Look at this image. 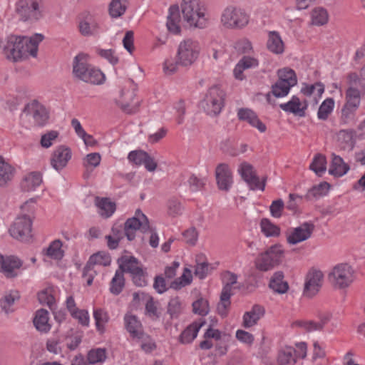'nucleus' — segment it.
Returning <instances> with one entry per match:
<instances>
[{
    "instance_id": "12",
    "label": "nucleus",
    "mask_w": 365,
    "mask_h": 365,
    "mask_svg": "<svg viewBox=\"0 0 365 365\" xmlns=\"http://www.w3.org/2000/svg\"><path fill=\"white\" fill-rule=\"evenodd\" d=\"M32 222L29 217H18L11 225L9 232L11 237L21 241L29 240L31 237Z\"/></svg>"
},
{
    "instance_id": "52",
    "label": "nucleus",
    "mask_w": 365,
    "mask_h": 365,
    "mask_svg": "<svg viewBox=\"0 0 365 365\" xmlns=\"http://www.w3.org/2000/svg\"><path fill=\"white\" fill-rule=\"evenodd\" d=\"M138 341H140L141 349L146 353H150L156 349V344L153 338L148 334L143 332L136 339Z\"/></svg>"
},
{
    "instance_id": "36",
    "label": "nucleus",
    "mask_w": 365,
    "mask_h": 365,
    "mask_svg": "<svg viewBox=\"0 0 365 365\" xmlns=\"http://www.w3.org/2000/svg\"><path fill=\"white\" fill-rule=\"evenodd\" d=\"M42 175L39 172H31L26 175L21 183V187L24 191L34 190L42 182Z\"/></svg>"
},
{
    "instance_id": "49",
    "label": "nucleus",
    "mask_w": 365,
    "mask_h": 365,
    "mask_svg": "<svg viewBox=\"0 0 365 365\" xmlns=\"http://www.w3.org/2000/svg\"><path fill=\"white\" fill-rule=\"evenodd\" d=\"M334 106V101L331 98L325 99L320 105L317 117L319 119L325 120L328 118L329 115L332 112Z\"/></svg>"
},
{
    "instance_id": "4",
    "label": "nucleus",
    "mask_w": 365,
    "mask_h": 365,
    "mask_svg": "<svg viewBox=\"0 0 365 365\" xmlns=\"http://www.w3.org/2000/svg\"><path fill=\"white\" fill-rule=\"evenodd\" d=\"M15 11L22 21L37 22L46 15V0H16Z\"/></svg>"
},
{
    "instance_id": "53",
    "label": "nucleus",
    "mask_w": 365,
    "mask_h": 365,
    "mask_svg": "<svg viewBox=\"0 0 365 365\" xmlns=\"http://www.w3.org/2000/svg\"><path fill=\"white\" fill-rule=\"evenodd\" d=\"M187 183L190 190L192 192H196L204 189L206 184V179L198 178L195 174H192L187 179Z\"/></svg>"
},
{
    "instance_id": "20",
    "label": "nucleus",
    "mask_w": 365,
    "mask_h": 365,
    "mask_svg": "<svg viewBox=\"0 0 365 365\" xmlns=\"http://www.w3.org/2000/svg\"><path fill=\"white\" fill-rule=\"evenodd\" d=\"M237 117L239 120L247 122L261 133H264L267 130L265 124L259 119L256 113L250 108H240L237 111Z\"/></svg>"
},
{
    "instance_id": "3",
    "label": "nucleus",
    "mask_w": 365,
    "mask_h": 365,
    "mask_svg": "<svg viewBox=\"0 0 365 365\" xmlns=\"http://www.w3.org/2000/svg\"><path fill=\"white\" fill-rule=\"evenodd\" d=\"M73 73L78 79L87 83L100 85L105 81V75L88 63L87 55L78 53L73 61Z\"/></svg>"
},
{
    "instance_id": "30",
    "label": "nucleus",
    "mask_w": 365,
    "mask_h": 365,
    "mask_svg": "<svg viewBox=\"0 0 365 365\" xmlns=\"http://www.w3.org/2000/svg\"><path fill=\"white\" fill-rule=\"evenodd\" d=\"M15 168L0 155V187L6 186L14 178Z\"/></svg>"
},
{
    "instance_id": "54",
    "label": "nucleus",
    "mask_w": 365,
    "mask_h": 365,
    "mask_svg": "<svg viewBox=\"0 0 365 365\" xmlns=\"http://www.w3.org/2000/svg\"><path fill=\"white\" fill-rule=\"evenodd\" d=\"M192 311L195 314L200 316H206L210 312L208 301L202 297H200L192 303Z\"/></svg>"
},
{
    "instance_id": "48",
    "label": "nucleus",
    "mask_w": 365,
    "mask_h": 365,
    "mask_svg": "<svg viewBox=\"0 0 365 365\" xmlns=\"http://www.w3.org/2000/svg\"><path fill=\"white\" fill-rule=\"evenodd\" d=\"M93 317L96 322V329L101 334L105 331L104 325L108 322L109 317L106 312L101 309H95Z\"/></svg>"
},
{
    "instance_id": "23",
    "label": "nucleus",
    "mask_w": 365,
    "mask_h": 365,
    "mask_svg": "<svg viewBox=\"0 0 365 365\" xmlns=\"http://www.w3.org/2000/svg\"><path fill=\"white\" fill-rule=\"evenodd\" d=\"M264 308L259 304H255L252 309L243 315L242 327L250 328L257 324L258 321L264 317Z\"/></svg>"
},
{
    "instance_id": "51",
    "label": "nucleus",
    "mask_w": 365,
    "mask_h": 365,
    "mask_svg": "<svg viewBox=\"0 0 365 365\" xmlns=\"http://www.w3.org/2000/svg\"><path fill=\"white\" fill-rule=\"evenodd\" d=\"M312 24L317 26H322L328 21V13L327 10L322 7L316 8L312 11Z\"/></svg>"
},
{
    "instance_id": "55",
    "label": "nucleus",
    "mask_w": 365,
    "mask_h": 365,
    "mask_svg": "<svg viewBox=\"0 0 365 365\" xmlns=\"http://www.w3.org/2000/svg\"><path fill=\"white\" fill-rule=\"evenodd\" d=\"M326 187L327 189H329L330 185L327 182H321L317 185H314L312 187L309 189L306 195H304V200L307 201H310L314 198H318L324 195V193L320 191V187Z\"/></svg>"
},
{
    "instance_id": "60",
    "label": "nucleus",
    "mask_w": 365,
    "mask_h": 365,
    "mask_svg": "<svg viewBox=\"0 0 365 365\" xmlns=\"http://www.w3.org/2000/svg\"><path fill=\"white\" fill-rule=\"evenodd\" d=\"M38 299L41 304H46L51 309H52L53 306L55 304V298L47 289L38 293Z\"/></svg>"
},
{
    "instance_id": "18",
    "label": "nucleus",
    "mask_w": 365,
    "mask_h": 365,
    "mask_svg": "<svg viewBox=\"0 0 365 365\" xmlns=\"http://www.w3.org/2000/svg\"><path fill=\"white\" fill-rule=\"evenodd\" d=\"M323 273L314 270L307 274L304 287V295L312 297L316 295L322 285Z\"/></svg>"
},
{
    "instance_id": "63",
    "label": "nucleus",
    "mask_w": 365,
    "mask_h": 365,
    "mask_svg": "<svg viewBox=\"0 0 365 365\" xmlns=\"http://www.w3.org/2000/svg\"><path fill=\"white\" fill-rule=\"evenodd\" d=\"M284 207V201L278 199L272 201L269 210L272 217L279 218L282 216V210Z\"/></svg>"
},
{
    "instance_id": "33",
    "label": "nucleus",
    "mask_w": 365,
    "mask_h": 365,
    "mask_svg": "<svg viewBox=\"0 0 365 365\" xmlns=\"http://www.w3.org/2000/svg\"><path fill=\"white\" fill-rule=\"evenodd\" d=\"M292 87L289 85H287L285 83L279 81V79L272 86L271 93L276 98H282L286 96ZM267 101L269 104L275 106L274 101L271 98L270 93H268L266 96Z\"/></svg>"
},
{
    "instance_id": "38",
    "label": "nucleus",
    "mask_w": 365,
    "mask_h": 365,
    "mask_svg": "<svg viewBox=\"0 0 365 365\" xmlns=\"http://www.w3.org/2000/svg\"><path fill=\"white\" fill-rule=\"evenodd\" d=\"M128 6V0H111L108 5L109 15L113 19L119 18L125 13Z\"/></svg>"
},
{
    "instance_id": "15",
    "label": "nucleus",
    "mask_w": 365,
    "mask_h": 365,
    "mask_svg": "<svg viewBox=\"0 0 365 365\" xmlns=\"http://www.w3.org/2000/svg\"><path fill=\"white\" fill-rule=\"evenodd\" d=\"M238 171L242 178L247 183L251 190H264V182H260L251 164L247 162L242 163L239 167Z\"/></svg>"
},
{
    "instance_id": "32",
    "label": "nucleus",
    "mask_w": 365,
    "mask_h": 365,
    "mask_svg": "<svg viewBox=\"0 0 365 365\" xmlns=\"http://www.w3.org/2000/svg\"><path fill=\"white\" fill-rule=\"evenodd\" d=\"M79 31L84 36H93L99 31L98 23L91 16H88L79 23Z\"/></svg>"
},
{
    "instance_id": "43",
    "label": "nucleus",
    "mask_w": 365,
    "mask_h": 365,
    "mask_svg": "<svg viewBox=\"0 0 365 365\" xmlns=\"http://www.w3.org/2000/svg\"><path fill=\"white\" fill-rule=\"evenodd\" d=\"M260 228L261 232L267 237H278L280 235V228L267 218L261 220Z\"/></svg>"
},
{
    "instance_id": "14",
    "label": "nucleus",
    "mask_w": 365,
    "mask_h": 365,
    "mask_svg": "<svg viewBox=\"0 0 365 365\" xmlns=\"http://www.w3.org/2000/svg\"><path fill=\"white\" fill-rule=\"evenodd\" d=\"M215 178L219 190L228 192L233 184L232 173L227 163H220L215 168Z\"/></svg>"
},
{
    "instance_id": "50",
    "label": "nucleus",
    "mask_w": 365,
    "mask_h": 365,
    "mask_svg": "<svg viewBox=\"0 0 365 365\" xmlns=\"http://www.w3.org/2000/svg\"><path fill=\"white\" fill-rule=\"evenodd\" d=\"M279 80L289 85L291 87L295 86L297 83V76L294 70L290 68H283L278 71Z\"/></svg>"
},
{
    "instance_id": "26",
    "label": "nucleus",
    "mask_w": 365,
    "mask_h": 365,
    "mask_svg": "<svg viewBox=\"0 0 365 365\" xmlns=\"http://www.w3.org/2000/svg\"><path fill=\"white\" fill-rule=\"evenodd\" d=\"M180 10L177 5H173L169 8V14L167 17L166 26L169 32L173 34H179L181 31L180 26Z\"/></svg>"
},
{
    "instance_id": "21",
    "label": "nucleus",
    "mask_w": 365,
    "mask_h": 365,
    "mask_svg": "<svg viewBox=\"0 0 365 365\" xmlns=\"http://www.w3.org/2000/svg\"><path fill=\"white\" fill-rule=\"evenodd\" d=\"M117 263L118 264V269L121 271L123 274L124 272H126L132 276L142 268L139 260L133 256L123 255L118 259Z\"/></svg>"
},
{
    "instance_id": "58",
    "label": "nucleus",
    "mask_w": 365,
    "mask_h": 365,
    "mask_svg": "<svg viewBox=\"0 0 365 365\" xmlns=\"http://www.w3.org/2000/svg\"><path fill=\"white\" fill-rule=\"evenodd\" d=\"M181 312V303L178 297L170 299L168 305V313L172 319L178 318Z\"/></svg>"
},
{
    "instance_id": "9",
    "label": "nucleus",
    "mask_w": 365,
    "mask_h": 365,
    "mask_svg": "<svg viewBox=\"0 0 365 365\" xmlns=\"http://www.w3.org/2000/svg\"><path fill=\"white\" fill-rule=\"evenodd\" d=\"M249 21L250 16L243 9L233 6L226 7L221 15V23L227 29H243Z\"/></svg>"
},
{
    "instance_id": "44",
    "label": "nucleus",
    "mask_w": 365,
    "mask_h": 365,
    "mask_svg": "<svg viewBox=\"0 0 365 365\" xmlns=\"http://www.w3.org/2000/svg\"><path fill=\"white\" fill-rule=\"evenodd\" d=\"M88 263L93 265L109 266L111 262V257L109 253L101 251L93 254L88 259Z\"/></svg>"
},
{
    "instance_id": "31",
    "label": "nucleus",
    "mask_w": 365,
    "mask_h": 365,
    "mask_svg": "<svg viewBox=\"0 0 365 365\" xmlns=\"http://www.w3.org/2000/svg\"><path fill=\"white\" fill-rule=\"evenodd\" d=\"M33 322L36 329L41 332L47 333L51 328L48 323V312L44 309L36 312Z\"/></svg>"
},
{
    "instance_id": "39",
    "label": "nucleus",
    "mask_w": 365,
    "mask_h": 365,
    "mask_svg": "<svg viewBox=\"0 0 365 365\" xmlns=\"http://www.w3.org/2000/svg\"><path fill=\"white\" fill-rule=\"evenodd\" d=\"M96 205L100 210V215L106 217L111 216L115 210V204L106 197L99 198L97 197Z\"/></svg>"
},
{
    "instance_id": "34",
    "label": "nucleus",
    "mask_w": 365,
    "mask_h": 365,
    "mask_svg": "<svg viewBox=\"0 0 365 365\" xmlns=\"http://www.w3.org/2000/svg\"><path fill=\"white\" fill-rule=\"evenodd\" d=\"M330 319L329 314H325L320 317L319 322L314 321H297L295 324L304 328L307 331H321L323 329L325 324L328 323Z\"/></svg>"
},
{
    "instance_id": "64",
    "label": "nucleus",
    "mask_w": 365,
    "mask_h": 365,
    "mask_svg": "<svg viewBox=\"0 0 365 365\" xmlns=\"http://www.w3.org/2000/svg\"><path fill=\"white\" fill-rule=\"evenodd\" d=\"M210 264L207 262L197 263L195 269V275L200 279H205L210 270Z\"/></svg>"
},
{
    "instance_id": "35",
    "label": "nucleus",
    "mask_w": 365,
    "mask_h": 365,
    "mask_svg": "<svg viewBox=\"0 0 365 365\" xmlns=\"http://www.w3.org/2000/svg\"><path fill=\"white\" fill-rule=\"evenodd\" d=\"M231 288L223 287L220 294V301L217 304V313L222 317H225L228 313V309L230 307V297L232 296Z\"/></svg>"
},
{
    "instance_id": "42",
    "label": "nucleus",
    "mask_w": 365,
    "mask_h": 365,
    "mask_svg": "<svg viewBox=\"0 0 365 365\" xmlns=\"http://www.w3.org/2000/svg\"><path fill=\"white\" fill-rule=\"evenodd\" d=\"M135 88H133L132 91H125L123 89L121 91V97L123 98V102L120 104V108L122 110L128 114L135 113L138 107V103H136L135 106H130V103L126 101L125 96H128L129 99L132 100L135 96Z\"/></svg>"
},
{
    "instance_id": "61",
    "label": "nucleus",
    "mask_w": 365,
    "mask_h": 365,
    "mask_svg": "<svg viewBox=\"0 0 365 365\" xmlns=\"http://www.w3.org/2000/svg\"><path fill=\"white\" fill-rule=\"evenodd\" d=\"M147 272L143 269H140V271L135 272L131 277L133 283L138 287H145L148 284L147 281Z\"/></svg>"
},
{
    "instance_id": "6",
    "label": "nucleus",
    "mask_w": 365,
    "mask_h": 365,
    "mask_svg": "<svg viewBox=\"0 0 365 365\" xmlns=\"http://www.w3.org/2000/svg\"><path fill=\"white\" fill-rule=\"evenodd\" d=\"M205 10L200 0H182L181 4L183 19L190 26L200 29L205 27Z\"/></svg>"
},
{
    "instance_id": "41",
    "label": "nucleus",
    "mask_w": 365,
    "mask_h": 365,
    "mask_svg": "<svg viewBox=\"0 0 365 365\" xmlns=\"http://www.w3.org/2000/svg\"><path fill=\"white\" fill-rule=\"evenodd\" d=\"M20 299V294L17 290H11L0 299V307L6 313L12 312L11 307Z\"/></svg>"
},
{
    "instance_id": "59",
    "label": "nucleus",
    "mask_w": 365,
    "mask_h": 365,
    "mask_svg": "<svg viewBox=\"0 0 365 365\" xmlns=\"http://www.w3.org/2000/svg\"><path fill=\"white\" fill-rule=\"evenodd\" d=\"M168 210L170 215L175 217L182 214L183 207L177 198L173 197L168 202Z\"/></svg>"
},
{
    "instance_id": "62",
    "label": "nucleus",
    "mask_w": 365,
    "mask_h": 365,
    "mask_svg": "<svg viewBox=\"0 0 365 365\" xmlns=\"http://www.w3.org/2000/svg\"><path fill=\"white\" fill-rule=\"evenodd\" d=\"M93 268L94 267L93 265L86 262L83 269L82 277L86 279L88 286L92 284L93 279L96 275V272Z\"/></svg>"
},
{
    "instance_id": "27",
    "label": "nucleus",
    "mask_w": 365,
    "mask_h": 365,
    "mask_svg": "<svg viewBox=\"0 0 365 365\" xmlns=\"http://www.w3.org/2000/svg\"><path fill=\"white\" fill-rule=\"evenodd\" d=\"M283 272L277 271L273 274L269 282V287L274 292L279 294L286 293L289 289L288 282L284 280Z\"/></svg>"
},
{
    "instance_id": "22",
    "label": "nucleus",
    "mask_w": 365,
    "mask_h": 365,
    "mask_svg": "<svg viewBox=\"0 0 365 365\" xmlns=\"http://www.w3.org/2000/svg\"><path fill=\"white\" fill-rule=\"evenodd\" d=\"M205 319H200L188 325L180 334L179 342L181 344H190L197 337L200 329L205 324Z\"/></svg>"
},
{
    "instance_id": "56",
    "label": "nucleus",
    "mask_w": 365,
    "mask_h": 365,
    "mask_svg": "<svg viewBox=\"0 0 365 365\" xmlns=\"http://www.w3.org/2000/svg\"><path fill=\"white\" fill-rule=\"evenodd\" d=\"M145 314L153 320H157L160 317V312H158L156 305L155 304L153 297L148 296L145 303Z\"/></svg>"
},
{
    "instance_id": "11",
    "label": "nucleus",
    "mask_w": 365,
    "mask_h": 365,
    "mask_svg": "<svg viewBox=\"0 0 365 365\" xmlns=\"http://www.w3.org/2000/svg\"><path fill=\"white\" fill-rule=\"evenodd\" d=\"M354 269L346 263L336 264L329 272L328 278L331 284L338 289H344L354 280Z\"/></svg>"
},
{
    "instance_id": "5",
    "label": "nucleus",
    "mask_w": 365,
    "mask_h": 365,
    "mask_svg": "<svg viewBox=\"0 0 365 365\" xmlns=\"http://www.w3.org/2000/svg\"><path fill=\"white\" fill-rule=\"evenodd\" d=\"M135 215L138 217H133L125 221L123 231L120 226L113 225L111 228V236L120 241L125 236L129 241H132L135 239L138 230L140 229L143 232H148L150 225L147 217L140 210L136 211Z\"/></svg>"
},
{
    "instance_id": "37",
    "label": "nucleus",
    "mask_w": 365,
    "mask_h": 365,
    "mask_svg": "<svg viewBox=\"0 0 365 365\" xmlns=\"http://www.w3.org/2000/svg\"><path fill=\"white\" fill-rule=\"evenodd\" d=\"M297 351L289 346L279 351L277 361L280 365H294L297 362Z\"/></svg>"
},
{
    "instance_id": "7",
    "label": "nucleus",
    "mask_w": 365,
    "mask_h": 365,
    "mask_svg": "<svg viewBox=\"0 0 365 365\" xmlns=\"http://www.w3.org/2000/svg\"><path fill=\"white\" fill-rule=\"evenodd\" d=\"M361 103V92L352 88H348L345 93V103L341 108L340 123L348 125L354 123L356 113Z\"/></svg>"
},
{
    "instance_id": "8",
    "label": "nucleus",
    "mask_w": 365,
    "mask_h": 365,
    "mask_svg": "<svg viewBox=\"0 0 365 365\" xmlns=\"http://www.w3.org/2000/svg\"><path fill=\"white\" fill-rule=\"evenodd\" d=\"M224 100L223 91L219 86H213L207 90L200 106L207 115L217 116L224 107Z\"/></svg>"
},
{
    "instance_id": "45",
    "label": "nucleus",
    "mask_w": 365,
    "mask_h": 365,
    "mask_svg": "<svg viewBox=\"0 0 365 365\" xmlns=\"http://www.w3.org/2000/svg\"><path fill=\"white\" fill-rule=\"evenodd\" d=\"M61 247L62 242L60 240H53L45 250L46 255L53 259H61L64 255Z\"/></svg>"
},
{
    "instance_id": "46",
    "label": "nucleus",
    "mask_w": 365,
    "mask_h": 365,
    "mask_svg": "<svg viewBox=\"0 0 365 365\" xmlns=\"http://www.w3.org/2000/svg\"><path fill=\"white\" fill-rule=\"evenodd\" d=\"M107 358L105 348L92 349L87 354V360L90 364L103 363Z\"/></svg>"
},
{
    "instance_id": "1",
    "label": "nucleus",
    "mask_w": 365,
    "mask_h": 365,
    "mask_svg": "<svg viewBox=\"0 0 365 365\" xmlns=\"http://www.w3.org/2000/svg\"><path fill=\"white\" fill-rule=\"evenodd\" d=\"M41 34H35L31 37L11 34L6 38L3 52L6 58L13 62H18L29 56L36 57L38 46L43 40Z\"/></svg>"
},
{
    "instance_id": "24",
    "label": "nucleus",
    "mask_w": 365,
    "mask_h": 365,
    "mask_svg": "<svg viewBox=\"0 0 365 365\" xmlns=\"http://www.w3.org/2000/svg\"><path fill=\"white\" fill-rule=\"evenodd\" d=\"M124 322L126 330L133 339H136L144 332L143 325L135 315L125 314Z\"/></svg>"
},
{
    "instance_id": "13",
    "label": "nucleus",
    "mask_w": 365,
    "mask_h": 365,
    "mask_svg": "<svg viewBox=\"0 0 365 365\" xmlns=\"http://www.w3.org/2000/svg\"><path fill=\"white\" fill-rule=\"evenodd\" d=\"M24 113L32 117L35 125L37 126L45 125L49 118V114L46 107L37 101H33L28 103L24 107Z\"/></svg>"
},
{
    "instance_id": "47",
    "label": "nucleus",
    "mask_w": 365,
    "mask_h": 365,
    "mask_svg": "<svg viewBox=\"0 0 365 365\" xmlns=\"http://www.w3.org/2000/svg\"><path fill=\"white\" fill-rule=\"evenodd\" d=\"M327 160L324 155L317 154L314 156L309 168L313 170L318 176L322 175L326 171Z\"/></svg>"
},
{
    "instance_id": "16",
    "label": "nucleus",
    "mask_w": 365,
    "mask_h": 365,
    "mask_svg": "<svg viewBox=\"0 0 365 365\" xmlns=\"http://www.w3.org/2000/svg\"><path fill=\"white\" fill-rule=\"evenodd\" d=\"M72 156L71 150L66 146L60 145L56 148L50 158L51 167L58 172L66 167Z\"/></svg>"
},
{
    "instance_id": "25",
    "label": "nucleus",
    "mask_w": 365,
    "mask_h": 365,
    "mask_svg": "<svg viewBox=\"0 0 365 365\" xmlns=\"http://www.w3.org/2000/svg\"><path fill=\"white\" fill-rule=\"evenodd\" d=\"M331 163L329 169V173L334 177H342L348 173L349 165L344 163L342 158L334 153L331 154Z\"/></svg>"
},
{
    "instance_id": "19",
    "label": "nucleus",
    "mask_w": 365,
    "mask_h": 365,
    "mask_svg": "<svg viewBox=\"0 0 365 365\" xmlns=\"http://www.w3.org/2000/svg\"><path fill=\"white\" fill-rule=\"evenodd\" d=\"M22 264V261L17 257L13 255L6 256L1 262L0 271L7 278H14L19 275V269L21 267Z\"/></svg>"
},
{
    "instance_id": "57",
    "label": "nucleus",
    "mask_w": 365,
    "mask_h": 365,
    "mask_svg": "<svg viewBox=\"0 0 365 365\" xmlns=\"http://www.w3.org/2000/svg\"><path fill=\"white\" fill-rule=\"evenodd\" d=\"M147 153L142 150H133L128 153V159L130 163L139 166L143 164Z\"/></svg>"
},
{
    "instance_id": "28",
    "label": "nucleus",
    "mask_w": 365,
    "mask_h": 365,
    "mask_svg": "<svg viewBox=\"0 0 365 365\" xmlns=\"http://www.w3.org/2000/svg\"><path fill=\"white\" fill-rule=\"evenodd\" d=\"M302 103L299 97L293 96L292 98L285 103L279 104V108L289 113H293L299 117H304L306 115V107H301Z\"/></svg>"
},
{
    "instance_id": "2",
    "label": "nucleus",
    "mask_w": 365,
    "mask_h": 365,
    "mask_svg": "<svg viewBox=\"0 0 365 365\" xmlns=\"http://www.w3.org/2000/svg\"><path fill=\"white\" fill-rule=\"evenodd\" d=\"M199 53L200 46L197 41L190 38L184 40L178 46L176 61L170 59L164 62V71L171 75L177 71L178 65L182 66L192 65L197 58Z\"/></svg>"
},
{
    "instance_id": "40",
    "label": "nucleus",
    "mask_w": 365,
    "mask_h": 365,
    "mask_svg": "<svg viewBox=\"0 0 365 365\" xmlns=\"http://www.w3.org/2000/svg\"><path fill=\"white\" fill-rule=\"evenodd\" d=\"M125 277L121 271L117 269L110 282L109 290L111 294L117 296L120 294L125 287Z\"/></svg>"
},
{
    "instance_id": "17",
    "label": "nucleus",
    "mask_w": 365,
    "mask_h": 365,
    "mask_svg": "<svg viewBox=\"0 0 365 365\" xmlns=\"http://www.w3.org/2000/svg\"><path fill=\"white\" fill-rule=\"evenodd\" d=\"M314 225L312 222H305L299 227H295L287 236V242L290 245H297L309 239L314 230Z\"/></svg>"
},
{
    "instance_id": "29",
    "label": "nucleus",
    "mask_w": 365,
    "mask_h": 365,
    "mask_svg": "<svg viewBox=\"0 0 365 365\" xmlns=\"http://www.w3.org/2000/svg\"><path fill=\"white\" fill-rule=\"evenodd\" d=\"M267 48L274 54H282L284 53V44L277 31H272L269 32Z\"/></svg>"
},
{
    "instance_id": "10",
    "label": "nucleus",
    "mask_w": 365,
    "mask_h": 365,
    "mask_svg": "<svg viewBox=\"0 0 365 365\" xmlns=\"http://www.w3.org/2000/svg\"><path fill=\"white\" fill-rule=\"evenodd\" d=\"M283 258L284 250L282 246L274 245L256 259L255 266L258 270L267 272L281 264Z\"/></svg>"
}]
</instances>
